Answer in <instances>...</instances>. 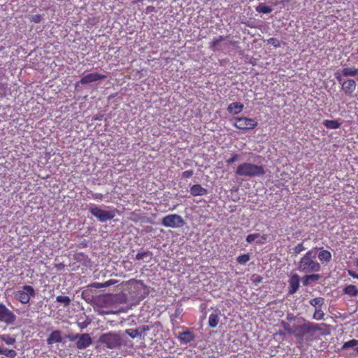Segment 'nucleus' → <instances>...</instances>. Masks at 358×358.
<instances>
[{"label":"nucleus","instance_id":"obj_1","mask_svg":"<svg viewBox=\"0 0 358 358\" xmlns=\"http://www.w3.org/2000/svg\"><path fill=\"white\" fill-rule=\"evenodd\" d=\"M317 248H313L301 258L298 264V270L303 273L317 274L322 270L321 264L316 259Z\"/></svg>","mask_w":358,"mask_h":358},{"label":"nucleus","instance_id":"obj_2","mask_svg":"<svg viewBox=\"0 0 358 358\" xmlns=\"http://www.w3.org/2000/svg\"><path fill=\"white\" fill-rule=\"evenodd\" d=\"M236 174L241 177H259L265 174V170L263 166L243 162L237 166Z\"/></svg>","mask_w":358,"mask_h":358},{"label":"nucleus","instance_id":"obj_3","mask_svg":"<svg viewBox=\"0 0 358 358\" xmlns=\"http://www.w3.org/2000/svg\"><path fill=\"white\" fill-rule=\"evenodd\" d=\"M323 327H327L326 324H317L310 322H306L300 325L294 326V336L298 339H302L306 335H314L317 331L323 329Z\"/></svg>","mask_w":358,"mask_h":358},{"label":"nucleus","instance_id":"obj_4","mask_svg":"<svg viewBox=\"0 0 358 358\" xmlns=\"http://www.w3.org/2000/svg\"><path fill=\"white\" fill-rule=\"evenodd\" d=\"M36 291L31 285H24L14 292L15 298L22 304H28L31 298L34 297Z\"/></svg>","mask_w":358,"mask_h":358},{"label":"nucleus","instance_id":"obj_5","mask_svg":"<svg viewBox=\"0 0 358 358\" xmlns=\"http://www.w3.org/2000/svg\"><path fill=\"white\" fill-rule=\"evenodd\" d=\"M232 124L237 129L242 131H248L255 129L258 122L255 118L246 117H235L231 119Z\"/></svg>","mask_w":358,"mask_h":358},{"label":"nucleus","instance_id":"obj_6","mask_svg":"<svg viewBox=\"0 0 358 358\" xmlns=\"http://www.w3.org/2000/svg\"><path fill=\"white\" fill-rule=\"evenodd\" d=\"M89 211L101 222L110 220L115 216V210L107 211L94 204L89 207Z\"/></svg>","mask_w":358,"mask_h":358},{"label":"nucleus","instance_id":"obj_7","mask_svg":"<svg viewBox=\"0 0 358 358\" xmlns=\"http://www.w3.org/2000/svg\"><path fill=\"white\" fill-rule=\"evenodd\" d=\"M99 342L108 348L113 349L121 345V338L117 333L108 332L100 336Z\"/></svg>","mask_w":358,"mask_h":358},{"label":"nucleus","instance_id":"obj_8","mask_svg":"<svg viewBox=\"0 0 358 358\" xmlns=\"http://www.w3.org/2000/svg\"><path fill=\"white\" fill-rule=\"evenodd\" d=\"M182 217L178 214H170L164 216L162 220V224L165 227L179 228L185 225Z\"/></svg>","mask_w":358,"mask_h":358},{"label":"nucleus","instance_id":"obj_9","mask_svg":"<svg viewBox=\"0 0 358 358\" xmlns=\"http://www.w3.org/2000/svg\"><path fill=\"white\" fill-rule=\"evenodd\" d=\"M16 320L15 313L8 309L3 303H0V322L12 324Z\"/></svg>","mask_w":358,"mask_h":358},{"label":"nucleus","instance_id":"obj_10","mask_svg":"<svg viewBox=\"0 0 358 358\" xmlns=\"http://www.w3.org/2000/svg\"><path fill=\"white\" fill-rule=\"evenodd\" d=\"M154 326L142 325L137 329H128L125 330V333L131 338L139 337L145 339V333L152 329Z\"/></svg>","mask_w":358,"mask_h":358},{"label":"nucleus","instance_id":"obj_11","mask_svg":"<svg viewBox=\"0 0 358 358\" xmlns=\"http://www.w3.org/2000/svg\"><path fill=\"white\" fill-rule=\"evenodd\" d=\"M106 75L97 72L90 73L85 75L79 81V83L85 85L95 83L106 78Z\"/></svg>","mask_w":358,"mask_h":358},{"label":"nucleus","instance_id":"obj_12","mask_svg":"<svg viewBox=\"0 0 358 358\" xmlns=\"http://www.w3.org/2000/svg\"><path fill=\"white\" fill-rule=\"evenodd\" d=\"M92 340L89 334L85 333L80 334L76 343V348L78 350H84L91 345Z\"/></svg>","mask_w":358,"mask_h":358},{"label":"nucleus","instance_id":"obj_13","mask_svg":"<svg viewBox=\"0 0 358 358\" xmlns=\"http://www.w3.org/2000/svg\"><path fill=\"white\" fill-rule=\"evenodd\" d=\"M317 256L320 262V264H328L331 261L332 255L323 248H317Z\"/></svg>","mask_w":358,"mask_h":358},{"label":"nucleus","instance_id":"obj_14","mask_svg":"<svg viewBox=\"0 0 358 358\" xmlns=\"http://www.w3.org/2000/svg\"><path fill=\"white\" fill-rule=\"evenodd\" d=\"M300 278L299 275L292 274L289 280V294H294L296 293L299 287Z\"/></svg>","mask_w":358,"mask_h":358},{"label":"nucleus","instance_id":"obj_15","mask_svg":"<svg viewBox=\"0 0 358 358\" xmlns=\"http://www.w3.org/2000/svg\"><path fill=\"white\" fill-rule=\"evenodd\" d=\"M178 338L181 343L187 344L194 340L195 336L193 331L189 329H187L186 331L180 333Z\"/></svg>","mask_w":358,"mask_h":358},{"label":"nucleus","instance_id":"obj_16","mask_svg":"<svg viewBox=\"0 0 358 358\" xmlns=\"http://www.w3.org/2000/svg\"><path fill=\"white\" fill-rule=\"evenodd\" d=\"M62 341V334L59 330L53 331L47 338V343L52 345L54 343H61Z\"/></svg>","mask_w":358,"mask_h":358},{"label":"nucleus","instance_id":"obj_17","mask_svg":"<svg viewBox=\"0 0 358 358\" xmlns=\"http://www.w3.org/2000/svg\"><path fill=\"white\" fill-rule=\"evenodd\" d=\"M244 106L241 102H233L229 104L227 110L230 114L238 115L243 110Z\"/></svg>","mask_w":358,"mask_h":358},{"label":"nucleus","instance_id":"obj_18","mask_svg":"<svg viewBox=\"0 0 358 358\" xmlns=\"http://www.w3.org/2000/svg\"><path fill=\"white\" fill-rule=\"evenodd\" d=\"M189 192L190 194L194 196H203L208 193V190L199 184L193 185L190 187Z\"/></svg>","mask_w":358,"mask_h":358},{"label":"nucleus","instance_id":"obj_19","mask_svg":"<svg viewBox=\"0 0 358 358\" xmlns=\"http://www.w3.org/2000/svg\"><path fill=\"white\" fill-rule=\"evenodd\" d=\"M220 313L216 310L209 315L208 324L210 327L215 328L218 325L220 322Z\"/></svg>","mask_w":358,"mask_h":358},{"label":"nucleus","instance_id":"obj_20","mask_svg":"<svg viewBox=\"0 0 358 358\" xmlns=\"http://www.w3.org/2000/svg\"><path fill=\"white\" fill-rule=\"evenodd\" d=\"M321 278V275L319 274H313L310 273L309 275H306L303 280V285L304 286H307L310 284V282L317 281Z\"/></svg>","mask_w":358,"mask_h":358},{"label":"nucleus","instance_id":"obj_21","mask_svg":"<svg viewBox=\"0 0 358 358\" xmlns=\"http://www.w3.org/2000/svg\"><path fill=\"white\" fill-rule=\"evenodd\" d=\"M343 292L350 296H357L358 295V289L355 285H349L343 289Z\"/></svg>","mask_w":358,"mask_h":358},{"label":"nucleus","instance_id":"obj_22","mask_svg":"<svg viewBox=\"0 0 358 358\" xmlns=\"http://www.w3.org/2000/svg\"><path fill=\"white\" fill-rule=\"evenodd\" d=\"M115 282V280H109L103 283H101V282H93L92 284H90L89 285V287H92V288H96V289H101V288H103V287H109L110 285H114Z\"/></svg>","mask_w":358,"mask_h":358},{"label":"nucleus","instance_id":"obj_23","mask_svg":"<svg viewBox=\"0 0 358 358\" xmlns=\"http://www.w3.org/2000/svg\"><path fill=\"white\" fill-rule=\"evenodd\" d=\"M341 73L344 76H356L358 75V69L355 67H346L342 69Z\"/></svg>","mask_w":358,"mask_h":358},{"label":"nucleus","instance_id":"obj_24","mask_svg":"<svg viewBox=\"0 0 358 358\" xmlns=\"http://www.w3.org/2000/svg\"><path fill=\"white\" fill-rule=\"evenodd\" d=\"M255 10L257 12L259 13L269 14L272 12L271 7L266 6L264 3H259L256 8Z\"/></svg>","mask_w":358,"mask_h":358},{"label":"nucleus","instance_id":"obj_25","mask_svg":"<svg viewBox=\"0 0 358 358\" xmlns=\"http://www.w3.org/2000/svg\"><path fill=\"white\" fill-rule=\"evenodd\" d=\"M323 124L328 129H336L341 127V123L338 120H325Z\"/></svg>","mask_w":358,"mask_h":358},{"label":"nucleus","instance_id":"obj_26","mask_svg":"<svg viewBox=\"0 0 358 358\" xmlns=\"http://www.w3.org/2000/svg\"><path fill=\"white\" fill-rule=\"evenodd\" d=\"M356 82L353 79H347L342 83V90H355Z\"/></svg>","mask_w":358,"mask_h":358},{"label":"nucleus","instance_id":"obj_27","mask_svg":"<svg viewBox=\"0 0 358 358\" xmlns=\"http://www.w3.org/2000/svg\"><path fill=\"white\" fill-rule=\"evenodd\" d=\"M0 340L5 342L7 345H13L16 341L14 337L10 336L8 334L0 335Z\"/></svg>","mask_w":358,"mask_h":358},{"label":"nucleus","instance_id":"obj_28","mask_svg":"<svg viewBox=\"0 0 358 358\" xmlns=\"http://www.w3.org/2000/svg\"><path fill=\"white\" fill-rule=\"evenodd\" d=\"M358 345V340L352 339L347 342H345L341 348L342 350H346L350 348L356 347Z\"/></svg>","mask_w":358,"mask_h":358},{"label":"nucleus","instance_id":"obj_29","mask_svg":"<svg viewBox=\"0 0 358 358\" xmlns=\"http://www.w3.org/2000/svg\"><path fill=\"white\" fill-rule=\"evenodd\" d=\"M224 39V36H220L218 38H214L210 43V48L216 50L218 44Z\"/></svg>","mask_w":358,"mask_h":358},{"label":"nucleus","instance_id":"obj_30","mask_svg":"<svg viewBox=\"0 0 358 358\" xmlns=\"http://www.w3.org/2000/svg\"><path fill=\"white\" fill-rule=\"evenodd\" d=\"M152 257V253L150 251L147 252H139L136 255V259L141 260L143 259L144 258L149 257L150 259H151Z\"/></svg>","mask_w":358,"mask_h":358},{"label":"nucleus","instance_id":"obj_31","mask_svg":"<svg viewBox=\"0 0 358 358\" xmlns=\"http://www.w3.org/2000/svg\"><path fill=\"white\" fill-rule=\"evenodd\" d=\"M310 304L313 306H322L324 303V299L322 297H316L312 299L309 301Z\"/></svg>","mask_w":358,"mask_h":358},{"label":"nucleus","instance_id":"obj_32","mask_svg":"<svg viewBox=\"0 0 358 358\" xmlns=\"http://www.w3.org/2000/svg\"><path fill=\"white\" fill-rule=\"evenodd\" d=\"M56 301L62 303L65 306H67L70 304L71 299L67 296H57L56 298Z\"/></svg>","mask_w":358,"mask_h":358},{"label":"nucleus","instance_id":"obj_33","mask_svg":"<svg viewBox=\"0 0 358 358\" xmlns=\"http://www.w3.org/2000/svg\"><path fill=\"white\" fill-rule=\"evenodd\" d=\"M250 259V255L249 254H243V255H239L236 260L237 262L241 264H246L248 262H249Z\"/></svg>","mask_w":358,"mask_h":358},{"label":"nucleus","instance_id":"obj_34","mask_svg":"<svg viewBox=\"0 0 358 358\" xmlns=\"http://www.w3.org/2000/svg\"><path fill=\"white\" fill-rule=\"evenodd\" d=\"M1 355H5L6 357H10V358H15L17 355L16 352L14 350L10 349H1Z\"/></svg>","mask_w":358,"mask_h":358},{"label":"nucleus","instance_id":"obj_35","mask_svg":"<svg viewBox=\"0 0 358 358\" xmlns=\"http://www.w3.org/2000/svg\"><path fill=\"white\" fill-rule=\"evenodd\" d=\"M324 316V313L321 308H319L315 309V311L313 314V319L316 320H321L323 319Z\"/></svg>","mask_w":358,"mask_h":358},{"label":"nucleus","instance_id":"obj_36","mask_svg":"<svg viewBox=\"0 0 358 358\" xmlns=\"http://www.w3.org/2000/svg\"><path fill=\"white\" fill-rule=\"evenodd\" d=\"M281 325L289 334L294 335V327L292 329L289 323L282 321Z\"/></svg>","mask_w":358,"mask_h":358},{"label":"nucleus","instance_id":"obj_37","mask_svg":"<svg viewBox=\"0 0 358 358\" xmlns=\"http://www.w3.org/2000/svg\"><path fill=\"white\" fill-rule=\"evenodd\" d=\"M267 43L269 45L274 46L275 48H279L281 45L280 41L276 38H270L267 40Z\"/></svg>","mask_w":358,"mask_h":358},{"label":"nucleus","instance_id":"obj_38","mask_svg":"<svg viewBox=\"0 0 358 358\" xmlns=\"http://www.w3.org/2000/svg\"><path fill=\"white\" fill-rule=\"evenodd\" d=\"M305 247L303 246V243H300L299 244H297L294 248H293V251H294V253L297 255L299 254H300L301 252H303V250H305Z\"/></svg>","mask_w":358,"mask_h":358},{"label":"nucleus","instance_id":"obj_39","mask_svg":"<svg viewBox=\"0 0 358 358\" xmlns=\"http://www.w3.org/2000/svg\"><path fill=\"white\" fill-rule=\"evenodd\" d=\"M259 236V234H252L248 235L246 237V241L248 243H252L253 241H255L256 238H257Z\"/></svg>","mask_w":358,"mask_h":358},{"label":"nucleus","instance_id":"obj_40","mask_svg":"<svg viewBox=\"0 0 358 358\" xmlns=\"http://www.w3.org/2000/svg\"><path fill=\"white\" fill-rule=\"evenodd\" d=\"M238 159V155L237 154H232L231 157L228 159L226 162L227 164H231Z\"/></svg>","mask_w":358,"mask_h":358},{"label":"nucleus","instance_id":"obj_41","mask_svg":"<svg viewBox=\"0 0 358 358\" xmlns=\"http://www.w3.org/2000/svg\"><path fill=\"white\" fill-rule=\"evenodd\" d=\"M42 17L40 14L34 15L30 17L31 22L34 23H39L41 21Z\"/></svg>","mask_w":358,"mask_h":358},{"label":"nucleus","instance_id":"obj_42","mask_svg":"<svg viewBox=\"0 0 358 358\" xmlns=\"http://www.w3.org/2000/svg\"><path fill=\"white\" fill-rule=\"evenodd\" d=\"M90 194H91L92 198L95 200H102L103 198V195L101 193H93L90 191Z\"/></svg>","mask_w":358,"mask_h":358},{"label":"nucleus","instance_id":"obj_43","mask_svg":"<svg viewBox=\"0 0 358 358\" xmlns=\"http://www.w3.org/2000/svg\"><path fill=\"white\" fill-rule=\"evenodd\" d=\"M194 175V171L192 170H187L182 173V177L185 178H192Z\"/></svg>","mask_w":358,"mask_h":358},{"label":"nucleus","instance_id":"obj_44","mask_svg":"<svg viewBox=\"0 0 358 358\" xmlns=\"http://www.w3.org/2000/svg\"><path fill=\"white\" fill-rule=\"evenodd\" d=\"M79 336V334L75 335H69L67 338L69 339L70 341H74L75 340L78 338Z\"/></svg>","mask_w":358,"mask_h":358},{"label":"nucleus","instance_id":"obj_45","mask_svg":"<svg viewBox=\"0 0 358 358\" xmlns=\"http://www.w3.org/2000/svg\"><path fill=\"white\" fill-rule=\"evenodd\" d=\"M348 274L354 278L358 279V274L352 271H348Z\"/></svg>","mask_w":358,"mask_h":358},{"label":"nucleus","instance_id":"obj_46","mask_svg":"<svg viewBox=\"0 0 358 358\" xmlns=\"http://www.w3.org/2000/svg\"><path fill=\"white\" fill-rule=\"evenodd\" d=\"M143 0H136L133 3H140V2H143Z\"/></svg>","mask_w":358,"mask_h":358},{"label":"nucleus","instance_id":"obj_47","mask_svg":"<svg viewBox=\"0 0 358 358\" xmlns=\"http://www.w3.org/2000/svg\"><path fill=\"white\" fill-rule=\"evenodd\" d=\"M101 117H94V120H101Z\"/></svg>","mask_w":358,"mask_h":358},{"label":"nucleus","instance_id":"obj_48","mask_svg":"<svg viewBox=\"0 0 358 358\" xmlns=\"http://www.w3.org/2000/svg\"><path fill=\"white\" fill-rule=\"evenodd\" d=\"M278 334H280V335H281V336L285 335L284 332H282V331H280L278 332Z\"/></svg>","mask_w":358,"mask_h":358},{"label":"nucleus","instance_id":"obj_49","mask_svg":"<svg viewBox=\"0 0 358 358\" xmlns=\"http://www.w3.org/2000/svg\"><path fill=\"white\" fill-rule=\"evenodd\" d=\"M262 238L264 240H266V235H264V236H262Z\"/></svg>","mask_w":358,"mask_h":358},{"label":"nucleus","instance_id":"obj_50","mask_svg":"<svg viewBox=\"0 0 358 358\" xmlns=\"http://www.w3.org/2000/svg\"><path fill=\"white\" fill-rule=\"evenodd\" d=\"M2 352H1V348H0V355H1Z\"/></svg>","mask_w":358,"mask_h":358},{"label":"nucleus","instance_id":"obj_51","mask_svg":"<svg viewBox=\"0 0 358 358\" xmlns=\"http://www.w3.org/2000/svg\"><path fill=\"white\" fill-rule=\"evenodd\" d=\"M357 81H358V77H357Z\"/></svg>","mask_w":358,"mask_h":358}]
</instances>
